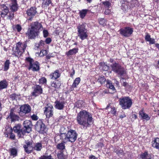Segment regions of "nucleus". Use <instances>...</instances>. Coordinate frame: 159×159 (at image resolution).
Returning a JSON list of instances; mask_svg holds the SVG:
<instances>
[{"label":"nucleus","instance_id":"f3484780","mask_svg":"<svg viewBox=\"0 0 159 159\" xmlns=\"http://www.w3.org/2000/svg\"><path fill=\"white\" fill-rule=\"evenodd\" d=\"M35 128L37 131L42 133L45 128V125L41 120H39L35 125Z\"/></svg>","mask_w":159,"mask_h":159},{"label":"nucleus","instance_id":"f257e3e1","mask_svg":"<svg viewBox=\"0 0 159 159\" xmlns=\"http://www.w3.org/2000/svg\"><path fill=\"white\" fill-rule=\"evenodd\" d=\"M76 120L78 124L84 129L90 127L94 122L93 119L91 114L84 110H82L77 113Z\"/></svg>","mask_w":159,"mask_h":159},{"label":"nucleus","instance_id":"dca6fc26","mask_svg":"<svg viewBox=\"0 0 159 159\" xmlns=\"http://www.w3.org/2000/svg\"><path fill=\"white\" fill-rule=\"evenodd\" d=\"M15 109L14 108L11 109L9 115L7 118H10L11 119V122H15L16 121L18 120L20 118L19 116L14 113Z\"/></svg>","mask_w":159,"mask_h":159},{"label":"nucleus","instance_id":"de8ad7c7","mask_svg":"<svg viewBox=\"0 0 159 159\" xmlns=\"http://www.w3.org/2000/svg\"><path fill=\"white\" fill-rule=\"evenodd\" d=\"M148 157V156L147 152H145L141 154L140 155V157L142 159H146Z\"/></svg>","mask_w":159,"mask_h":159},{"label":"nucleus","instance_id":"a19ab883","mask_svg":"<svg viewBox=\"0 0 159 159\" xmlns=\"http://www.w3.org/2000/svg\"><path fill=\"white\" fill-rule=\"evenodd\" d=\"M99 24L102 25H106L107 24V20L104 18H100L98 20Z\"/></svg>","mask_w":159,"mask_h":159},{"label":"nucleus","instance_id":"774afa93","mask_svg":"<svg viewBox=\"0 0 159 159\" xmlns=\"http://www.w3.org/2000/svg\"><path fill=\"white\" fill-rule=\"evenodd\" d=\"M115 82L117 86L119 85V82L116 80H115Z\"/></svg>","mask_w":159,"mask_h":159},{"label":"nucleus","instance_id":"c9c22d12","mask_svg":"<svg viewBox=\"0 0 159 159\" xmlns=\"http://www.w3.org/2000/svg\"><path fill=\"white\" fill-rule=\"evenodd\" d=\"M88 11L87 9H83L79 12V14L80 17L82 18H84L86 14Z\"/></svg>","mask_w":159,"mask_h":159},{"label":"nucleus","instance_id":"473e14b6","mask_svg":"<svg viewBox=\"0 0 159 159\" xmlns=\"http://www.w3.org/2000/svg\"><path fill=\"white\" fill-rule=\"evenodd\" d=\"M107 83L106 86L107 88L111 89L113 91L116 90V89L114 86L113 85L111 81L109 80H107Z\"/></svg>","mask_w":159,"mask_h":159},{"label":"nucleus","instance_id":"69168bd1","mask_svg":"<svg viewBox=\"0 0 159 159\" xmlns=\"http://www.w3.org/2000/svg\"><path fill=\"white\" fill-rule=\"evenodd\" d=\"M51 57V56L49 55H47L46 56V57L47 59H49Z\"/></svg>","mask_w":159,"mask_h":159},{"label":"nucleus","instance_id":"864d4df0","mask_svg":"<svg viewBox=\"0 0 159 159\" xmlns=\"http://www.w3.org/2000/svg\"><path fill=\"white\" fill-rule=\"evenodd\" d=\"M137 116L135 114H132L130 116V118L131 119V120L132 121H134L136 119Z\"/></svg>","mask_w":159,"mask_h":159},{"label":"nucleus","instance_id":"0e129e2a","mask_svg":"<svg viewBox=\"0 0 159 159\" xmlns=\"http://www.w3.org/2000/svg\"><path fill=\"white\" fill-rule=\"evenodd\" d=\"M122 85L125 87H126L128 85V83L126 82H124L122 84Z\"/></svg>","mask_w":159,"mask_h":159},{"label":"nucleus","instance_id":"423d86ee","mask_svg":"<svg viewBox=\"0 0 159 159\" xmlns=\"http://www.w3.org/2000/svg\"><path fill=\"white\" fill-rule=\"evenodd\" d=\"M28 65V69L33 71H38L40 69V64L37 61H35L30 57L26 58Z\"/></svg>","mask_w":159,"mask_h":159},{"label":"nucleus","instance_id":"bb28decb","mask_svg":"<svg viewBox=\"0 0 159 159\" xmlns=\"http://www.w3.org/2000/svg\"><path fill=\"white\" fill-rule=\"evenodd\" d=\"M78 48H74L70 50L68 52L66 53V55L67 56L72 55L76 54L78 52Z\"/></svg>","mask_w":159,"mask_h":159},{"label":"nucleus","instance_id":"bf43d9fd","mask_svg":"<svg viewBox=\"0 0 159 159\" xmlns=\"http://www.w3.org/2000/svg\"><path fill=\"white\" fill-rule=\"evenodd\" d=\"M51 39L50 38H48L46 39L45 42L47 44H49L50 43H51Z\"/></svg>","mask_w":159,"mask_h":159},{"label":"nucleus","instance_id":"cd10ccee","mask_svg":"<svg viewBox=\"0 0 159 159\" xmlns=\"http://www.w3.org/2000/svg\"><path fill=\"white\" fill-rule=\"evenodd\" d=\"M145 39L146 41L149 42L150 44H154L155 43V40L151 38L150 35L147 33L145 36Z\"/></svg>","mask_w":159,"mask_h":159},{"label":"nucleus","instance_id":"58836bf2","mask_svg":"<svg viewBox=\"0 0 159 159\" xmlns=\"http://www.w3.org/2000/svg\"><path fill=\"white\" fill-rule=\"evenodd\" d=\"M10 64V61L8 60H7L4 64V70L6 71L9 69V65Z\"/></svg>","mask_w":159,"mask_h":159},{"label":"nucleus","instance_id":"1a4fd4ad","mask_svg":"<svg viewBox=\"0 0 159 159\" xmlns=\"http://www.w3.org/2000/svg\"><path fill=\"white\" fill-rule=\"evenodd\" d=\"M24 127L22 130V134H25L26 133H29L31 131L32 124L31 121L26 120L23 123Z\"/></svg>","mask_w":159,"mask_h":159},{"label":"nucleus","instance_id":"c756f323","mask_svg":"<svg viewBox=\"0 0 159 159\" xmlns=\"http://www.w3.org/2000/svg\"><path fill=\"white\" fill-rule=\"evenodd\" d=\"M139 116H141L143 119H145L147 120H150V118L148 115L144 112L143 111H140L139 112Z\"/></svg>","mask_w":159,"mask_h":159},{"label":"nucleus","instance_id":"603ef678","mask_svg":"<svg viewBox=\"0 0 159 159\" xmlns=\"http://www.w3.org/2000/svg\"><path fill=\"white\" fill-rule=\"evenodd\" d=\"M110 112L114 115H115L116 112V111L115 108L114 107H111Z\"/></svg>","mask_w":159,"mask_h":159},{"label":"nucleus","instance_id":"c03bdc74","mask_svg":"<svg viewBox=\"0 0 159 159\" xmlns=\"http://www.w3.org/2000/svg\"><path fill=\"white\" fill-rule=\"evenodd\" d=\"M98 81L101 84H103L106 81V79L104 76H100L98 80Z\"/></svg>","mask_w":159,"mask_h":159},{"label":"nucleus","instance_id":"4be33fe9","mask_svg":"<svg viewBox=\"0 0 159 159\" xmlns=\"http://www.w3.org/2000/svg\"><path fill=\"white\" fill-rule=\"evenodd\" d=\"M61 74L59 73V70H56L50 75L51 79L53 80H56L59 78Z\"/></svg>","mask_w":159,"mask_h":159},{"label":"nucleus","instance_id":"4468645a","mask_svg":"<svg viewBox=\"0 0 159 159\" xmlns=\"http://www.w3.org/2000/svg\"><path fill=\"white\" fill-rule=\"evenodd\" d=\"M19 114L24 113L25 114L30 113L31 111V108L30 106L28 104H25L21 105L20 108Z\"/></svg>","mask_w":159,"mask_h":159},{"label":"nucleus","instance_id":"49530a36","mask_svg":"<svg viewBox=\"0 0 159 159\" xmlns=\"http://www.w3.org/2000/svg\"><path fill=\"white\" fill-rule=\"evenodd\" d=\"M38 159H54L53 158H52V156L51 155L49 156H41Z\"/></svg>","mask_w":159,"mask_h":159},{"label":"nucleus","instance_id":"5fc2aeb1","mask_svg":"<svg viewBox=\"0 0 159 159\" xmlns=\"http://www.w3.org/2000/svg\"><path fill=\"white\" fill-rule=\"evenodd\" d=\"M31 118L33 120H36L38 119V117L35 114H33L31 116Z\"/></svg>","mask_w":159,"mask_h":159},{"label":"nucleus","instance_id":"a878e982","mask_svg":"<svg viewBox=\"0 0 159 159\" xmlns=\"http://www.w3.org/2000/svg\"><path fill=\"white\" fill-rule=\"evenodd\" d=\"M152 146L154 148L159 149V138H154L152 142Z\"/></svg>","mask_w":159,"mask_h":159},{"label":"nucleus","instance_id":"b1692460","mask_svg":"<svg viewBox=\"0 0 159 159\" xmlns=\"http://www.w3.org/2000/svg\"><path fill=\"white\" fill-rule=\"evenodd\" d=\"M21 125L20 124H18L16 125L13 127V130L15 132L17 133L18 135L21 136V134H22V128L20 129Z\"/></svg>","mask_w":159,"mask_h":159},{"label":"nucleus","instance_id":"4c0bfd02","mask_svg":"<svg viewBox=\"0 0 159 159\" xmlns=\"http://www.w3.org/2000/svg\"><path fill=\"white\" fill-rule=\"evenodd\" d=\"M80 81V78L78 77L76 78L74 80L73 83L72 85V88H76L77 86L79 84Z\"/></svg>","mask_w":159,"mask_h":159},{"label":"nucleus","instance_id":"4d7b16f0","mask_svg":"<svg viewBox=\"0 0 159 159\" xmlns=\"http://www.w3.org/2000/svg\"><path fill=\"white\" fill-rule=\"evenodd\" d=\"M16 95L15 93H13L11 94L10 95V97L11 98L12 100L15 99L16 98Z\"/></svg>","mask_w":159,"mask_h":159},{"label":"nucleus","instance_id":"6e6d98bb","mask_svg":"<svg viewBox=\"0 0 159 159\" xmlns=\"http://www.w3.org/2000/svg\"><path fill=\"white\" fill-rule=\"evenodd\" d=\"M43 36L44 37H46L48 35V32L46 30H44L43 31Z\"/></svg>","mask_w":159,"mask_h":159},{"label":"nucleus","instance_id":"393cba45","mask_svg":"<svg viewBox=\"0 0 159 159\" xmlns=\"http://www.w3.org/2000/svg\"><path fill=\"white\" fill-rule=\"evenodd\" d=\"M42 1V7L44 9L46 8L50 4H52L51 0H41Z\"/></svg>","mask_w":159,"mask_h":159},{"label":"nucleus","instance_id":"7ed1b4c3","mask_svg":"<svg viewBox=\"0 0 159 159\" xmlns=\"http://www.w3.org/2000/svg\"><path fill=\"white\" fill-rule=\"evenodd\" d=\"M78 134L74 130L70 129L67 133H61L60 139L65 143L68 142L71 143L74 142L76 139Z\"/></svg>","mask_w":159,"mask_h":159},{"label":"nucleus","instance_id":"6ab92c4d","mask_svg":"<svg viewBox=\"0 0 159 159\" xmlns=\"http://www.w3.org/2000/svg\"><path fill=\"white\" fill-rule=\"evenodd\" d=\"M10 10L12 12H15L18 9L17 0H11L9 4Z\"/></svg>","mask_w":159,"mask_h":159},{"label":"nucleus","instance_id":"9d476101","mask_svg":"<svg viewBox=\"0 0 159 159\" xmlns=\"http://www.w3.org/2000/svg\"><path fill=\"white\" fill-rule=\"evenodd\" d=\"M120 34L125 37H128L132 34L133 32V29L129 27H126L120 29L119 31Z\"/></svg>","mask_w":159,"mask_h":159},{"label":"nucleus","instance_id":"2f4dec72","mask_svg":"<svg viewBox=\"0 0 159 159\" xmlns=\"http://www.w3.org/2000/svg\"><path fill=\"white\" fill-rule=\"evenodd\" d=\"M60 82L58 80L54 81L51 84V86L55 89H58L61 86Z\"/></svg>","mask_w":159,"mask_h":159},{"label":"nucleus","instance_id":"9b49d317","mask_svg":"<svg viewBox=\"0 0 159 159\" xmlns=\"http://www.w3.org/2000/svg\"><path fill=\"white\" fill-rule=\"evenodd\" d=\"M53 106L50 104H48L45 106L44 108V113L47 117L49 118L53 116Z\"/></svg>","mask_w":159,"mask_h":159},{"label":"nucleus","instance_id":"e433bc0d","mask_svg":"<svg viewBox=\"0 0 159 159\" xmlns=\"http://www.w3.org/2000/svg\"><path fill=\"white\" fill-rule=\"evenodd\" d=\"M99 64L103 70L107 71L108 70L109 66H107L106 62H101Z\"/></svg>","mask_w":159,"mask_h":159},{"label":"nucleus","instance_id":"ddd939ff","mask_svg":"<svg viewBox=\"0 0 159 159\" xmlns=\"http://www.w3.org/2000/svg\"><path fill=\"white\" fill-rule=\"evenodd\" d=\"M9 12V8L6 5H0V15L2 18H4Z\"/></svg>","mask_w":159,"mask_h":159},{"label":"nucleus","instance_id":"79ce46f5","mask_svg":"<svg viewBox=\"0 0 159 159\" xmlns=\"http://www.w3.org/2000/svg\"><path fill=\"white\" fill-rule=\"evenodd\" d=\"M47 80L45 77H42L39 80V83L40 84H45L47 83Z\"/></svg>","mask_w":159,"mask_h":159},{"label":"nucleus","instance_id":"3c124183","mask_svg":"<svg viewBox=\"0 0 159 159\" xmlns=\"http://www.w3.org/2000/svg\"><path fill=\"white\" fill-rule=\"evenodd\" d=\"M21 26L19 25H16L15 27V30H16L18 32H20L21 30Z\"/></svg>","mask_w":159,"mask_h":159},{"label":"nucleus","instance_id":"20e7f679","mask_svg":"<svg viewBox=\"0 0 159 159\" xmlns=\"http://www.w3.org/2000/svg\"><path fill=\"white\" fill-rule=\"evenodd\" d=\"M85 24H79L77 26L78 36L82 40L86 39L88 37V33L86 28Z\"/></svg>","mask_w":159,"mask_h":159},{"label":"nucleus","instance_id":"f704fd0d","mask_svg":"<svg viewBox=\"0 0 159 159\" xmlns=\"http://www.w3.org/2000/svg\"><path fill=\"white\" fill-rule=\"evenodd\" d=\"M12 129H10V132L7 133L6 136L7 137H9V138L11 139H15V134L12 133Z\"/></svg>","mask_w":159,"mask_h":159},{"label":"nucleus","instance_id":"5701e85b","mask_svg":"<svg viewBox=\"0 0 159 159\" xmlns=\"http://www.w3.org/2000/svg\"><path fill=\"white\" fill-rule=\"evenodd\" d=\"M8 82L6 79H3L0 81V90L7 88L8 86Z\"/></svg>","mask_w":159,"mask_h":159},{"label":"nucleus","instance_id":"6e6552de","mask_svg":"<svg viewBox=\"0 0 159 159\" xmlns=\"http://www.w3.org/2000/svg\"><path fill=\"white\" fill-rule=\"evenodd\" d=\"M26 42L17 43L16 48L14 51V54L16 56H20L25 52L27 47Z\"/></svg>","mask_w":159,"mask_h":159},{"label":"nucleus","instance_id":"338daca9","mask_svg":"<svg viewBox=\"0 0 159 159\" xmlns=\"http://www.w3.org/2000/svg\"><path fill=\"white\" fill-rule=\"evenodd\" d=\"M126 115H125V114H124V115H121L120 116V118H122L124 117H126Z\"/></svg>","mask_w":159,"mask_h":159},{"label":"nucleus","instance_id":"412c9836","mask_svg":"<svg viewBox=\"0 0 159 159\" xmlns=\"http://www.w3.org/2000/svg\"><path fill=\"white\" fill-rule=\"evenodd\" d=\"M121 9L124 11H127L129 9V3L128 2L125 1H122Z\"/></svg>","mask_w":159,"mask_h":159},{"label":"nucleus","instance_id":"2eb2a0df","mask_svg":"<svg viewBox=\"0 0 159 159\" xmlns=\"http://www.w3.org/2000/svg\"><path fill=\"white\" fill-rule=\"evenodd\" d=\"M25 152L28 154L30 153L33 150L32 141L27 140L25 141V144L23 146Z\"/></svg>","mask_w":159,"mask_h":159},{"label":"nucleus","instance_id":"0eeeda50","mask_svg":"<svg viewBox=\"0 0 159 159\" xmlns=\"http://www.w3.org/2000/svg\"><path fill=\"white\" fill-rule=\"evenodd\" d=\"M110 67L112 71L119 75L123 76L126 74L124 68L118 63L115 62L111 65Z\"/></svg>","mask_w":159,"mask_h":159},{"label":"nucleus","instance_id":"13d9d810","mask_svg":"<svg viewBox=\"0 0 159 159\" xmlns=\"http://www.w3.org/2000/svg\"><path fill=\"white\" fill-rule=\"evenodd\" d=\"M45 44V42L43 40H41L39 43V46H43Z\"/></svg>","mask_w":159,"mask_h":159},{"label":"nucleus","instance_id":"e2e57ef3","mask_svg":"<svg viewBox=\"0 0 159 159\" xmlns=\"http://www.w3.org/2000/svg\"><path fill=\"white\" fill-rule=\"evenodd\" d=\"M73 70V71L72 72V73L70 74V76L71 77H72L73 75L75 74V70L73 68L72 69Z\"/></svg>","mask_w":159,"mask_h":159},{"label":"nucleus","instance_id":"052dcab7","mask_svg":"<svg viewBox=\"0 0 159 159\" xmlns=\"http://www.w3.org/2000/svg\"><path fill=\"white\" fill-rule=\"evenodd\" d=\"M111 11L109 9H107L105 11V14L106 15H108L110 13Z\"/></svg>","mask_w":159,"mask_h":159},{"label":"nucleus","instance_id":"c85d7f7f","mask_svg":"<svg viewBox=\"0 0 159 159\" xmlns=\"http://www.w3.org/2000/svg\"><path fill=\"white\" fill-rule=\"evenodd\" d=\"M33 150H35L37 151H39L41 150L42 148V145L41 143H35L33 147Z\"/></svg>","mask_w":159,"mask_h":159},{"label":"nucleus","instance_id":"a18cd8bd","mask_svg":"<svg viewBox=\"0 0 159 159\" xmlns=\"http://www.w3.org/2000/svg\"><path fill=\"white\" fill-rule=\"evenodd\" d=\"M14 12H12L11 11V12L9 13V14L7 15V19L10 20L12 19L14 17Z\"/></svg>","mask_w":159,"mask_h":159},{"label":"nucleus","instance_id":"ea45409f","mask_svg":"<svg viewBox=\"0 0 159 159\" xmlns=\"http://www.w3.org/2000/svg\"><path fill=\"white\" fill-rule=\"evenodd\" d=\"M57 149L61 150H63L65 149V146L64 143H58L57 146Z\"/></svg>","mask_w":159,"mask_h":159},{"label":"nucleus","instance_id":"39448f33","mask_svg":"<svg viewBox=\"0 0 159 159\" xmlns=\"http://www.w3.org/2000/svg\"><path fill=\"white\" fill-rule=\"evenodd\" d=\"M119 104L123 109H129L131 107L133 102L132 99L129 97H123L119 100Z\"/></svg>","mask_w":159,"mask_h":159},{"label":"nucleus","instance_id":"f8f14e48","mask_svg":"<svg viewBox=\"0 0 159 159\" xmlns=\"http://www.w3.org/2000/svg\"><path fill=\"white\" fill-rule=\"evenodd\" d=\"M33 91L31 93L32 96L36 97L43 93V90L41 86L39 85H35L33 87Z\"/></svg>","mask_w":159,"mask_h":159},{"label":"nucleus","instance_id":"aec40b11","mask_svg":"<svg viewBox=\"0 0 159 159\" xmlns=\"http://www.w3.org/2000/svg\"><path fill=\"white\" fill-rule=\"evenodd\" d=\"M55 107L59 110H63L65 107V102L63 101L56 100L55 102Z\"/></svg>","mask_w":159,"mask_h":159},{"label":"nucleus","instance_id":"72a5a7b5","mask_svg":"<svg viewBox=\"0 0 159 159\" xmlns=\"http://www.w3.org/2000/svg\"><path fill=\"white\" fill-rule=\"evenodd\" d=\"M57 156L59 159H66L67 158V155H65L63 152L61 151L58 153Z\"/></svg>","mask_w":159,"mask_h":159},{"label":"nucleus","instance_id":"8fccbe9b","mask_svg":"<svg viewBox=\"0 0 159 159\" xmlns=\"http://www.w3.org/2000/svg\"><path fill=\"white\" fill-rule=\"evenodd\" d=\"M115 152L118 156L122 155L124 153V151L121 149H117L115 151Z\"/></svg>","mask_w":159,"mask_h":159},{"label":"nucleus","instance_id":"f03ea898","mask_svg":"<svg viewBox=\"0 0 159 159\" xmlns=\"http://www.w3.org/2000/svg\"><path fill=\"white\" fill-rule=\"evenodd\" d=\"M42 27V25L38 22H33L25 33L26 36L29 39H35L39 35Z\"/></svg>","mask_w":159,"mask_h":159},{"label":"nucleus","instance_id":"a211bd4d","mask_svg":"<svg viewBox=\"0 0 159 159\" xmlns=\"http://www.w3.org/2000/svg\"><path fill=\"white\" fill-rule=\"evenodd\" d=\"M37 13L36 8L35 7H31L30 9H28L26 11V14L28 16L30 17L28 19V20H32L33 17Z\"/></svg>","mask_w":159,"mask_h":159},{"label":"nucleus","instance_id":"680f3d73","mask_svg":"<svg viewBox=\"0 0 159 159\" xmlns=\"http://www.w3.org/2000/svg\"><path fill=\"white\" fill-rule=\"evenodd\" d=\"M89 159H98L97 158L93 155H91L89 157Z\"/></svg>","mask_w":159,"mask_h":159},{"label":"nucleus","instance_id":"7c9ffc66","mask_svg":"<svg viewBox=\"0 0 159 159\" xmlns=\"http://www.w3.org/2000/svg\"><path fill=\"white\" fill-rule=\"evenodd\" d=\"M10 156L15 157L17 155V150L15 148H13L10 149Z\"/></svg>","mask_w":159,"mask_h":159},{"label":"nucleus","instance_id":"09e8293b","mask_svg":"<svg viewBox=\"0 0 159 159\" xmlns=\"http://www.w3.org/2000/svg\"><path fill=\"white\" fill-rule=\"evenodd\" d=\"M47 53V51L45 50H42L40 52L39 56L40 57H43L46 55Z\"/></svg>","mask_w":159,"mask_h":159},{"label":"nucleus","instance_id":"37998d69","mask_svg":"<svg viewBox=\"0 0 159 159\" xmlns=\"http://www.w3.org/2000/svg\"><path fill=\"white\" fill-rule=\"evenodd\" d=\"M102 3L106 8H109L111 5V3L108 1L103 2Z\"/></svg>","mask_w":159,"mask_h":159}]
</instances>
